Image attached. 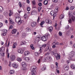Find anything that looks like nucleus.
Instances as JSON below:
<instances>
[{"instance_id":"f257e3e1","label":"nucleus","mask_w":75,"mask_h":75,"mask_svg":"<svg viewBox=\"0 0 75 75\" xmlns=\"http://www.w3.org/2000/svg\"><path fill=\"white\" fill-rule=\"evenodd\" d=\"M69 20H68L69 23H72L71 19L73 21H74L75 19V17L73 16V13H69Z\"/></svg>"},{"instance_id":"f03ea898","label":"nucleus","mask_w":75,"mask_h":75,"mask_svg":"<svg viewBox=\"0 0 75 75\" xmlns=\"http://www.w3.org/2000/svg\"><path fill=\"white\" fill-rule=\"evenodd\" d=\"M21 18L20 17L18 16L16 17L15 19V21L16 23H18V25H20L22 23H23V21L21 20Z\"/></svg>"},{"instance_id":"7ed1b4c3","label":"nucleus","mask_w":75,"mask_h":75,"mask_svg":"<svg viewBox=\"0 0 75 75\" xmlns=\"http://www.w3.org/2000/svg\"><path fill=\"white\" fill-rule=\"evenodd\" d=\"M31 69H32L31 73L32 75H36V66H32Z\"/></svg>"},{"instance_id":"20e7f679","label":"nucleus","mask_w":75,"mask_h":75,"mask_svg":"<svg viewBox=\"0 0 75 75\" xmlns=\"http://www.w3.org/2000/svg\"><path fill=\"white\" fill-rule=\"evenodd\" d=\"M54 55L56 58L57 60H58L59 59H60V58L61 57V56L60 55L57 53H54Z\"/></svg>"},{"instance_id":"39448f33","label":"nucleus","mask_w":75,"mask_h":75,"mask_svg":"<svg viewBox=\"0 0 75 75\" xmlns=\"http://www.w3.org/2000/svg\"><path fill=\"white\" fill-rule=\"evenodd\" d=\"M47 38V36H44L41 38V40L43 41H46Z\"/></svg>"},{"instance_id":"423d86ee","label":"nucleus","mask_w":75,"mask_h":75,"mask_svg":"<svg viewBox=\"0 0 75 75\" xmlns=\"http://www.w3.org/2000/svg\"><path fill=\"white\" fill-rule=\"evenodd\" d=\"M50 14L51 16H53V18H54V17H55V16L57 15V14H56V13H55V12H54V11H51Z\"/></svg>"},{"instance_id":"0eeeda50","label":"nucleus","mask_w":75,"mask_h":75,"mask_svg":"<svg viewBox=\"0 0 75 75\" xmlns=\"http://www.w3.org/2000/svg\"><path fill=\"white\" fill-rule=\"evenodd\" d=\"M15 59H16V57H15V56L13 55L11 57V61H14L15 60Z\"/></svg>"},{"instance_id":"6e6552de","label":"nucleus","mask_w":75,"mask_h":75,"mask_svg":"<svg viewBox=\"0 0 75 75\" xmlns=\"http://www.w3.org/2000/svg\"><path fill=\"white\" fill-rule=\"evenodd\" d=\"M12 66L13 68H17V67H18V65H17V64L15 63H13L12 65Z\"/></svg>"},{"instance_id":"1a4fd4ad","label":"nucleus","mask_w":75,"mask_h":75,"mask_svg":"<svg viewBox=\"0 0 75 75\" xmlns=\"http://www.w3.org/2000/svg\"><path fill=\"white\" fill-rule=\"evenodd\" d=\"M64 68L65 71H68V69H69V67H68V66H67L66 65H65Z\"/></svg>"},{"instance_id":"9d476101","label":"nucleus","mask_w":75,"mask_h":75,"mask_svg":"<svg viewBox=\"0 0 75 75\" xmlns=\"http://www.w3.org/2000/svg\"><path fill=\"white\" fill-rule=\"evenodd\" d=\"M46 22L47 23L51 24L52 23V22L51 20H49V19H47L46 20Z\"/></svg>"},{"instance_id":"9b49d317","label":"nucleus","mask_w":75,"mask_h":75,"mask_svg":"<svg viewBox=\"0 0 75 75\" xmlns=\"http://www.w3.org/2000/svg\"><path fill=\"white\" fill-rule=\"evenodd\" d=\"M47 60L48 62H50L51 61L52 59V58L51 56H48L47 57Z\"/></svg>"},{"instance_id":"f8f14e48","label":"nucleus","mask_w":75,"mask_h":75,"mask_svg":"<svg viewBox=\"0 0 75 75\" xmlns=\"http://www.w3.org/2000/svg\"><path fill=\"white\" fill-rule=\"evenodd\" d=\"M17 51L19 53H21V54H23V50L22 49H18Z\"/></svg>"},{"instance_id":"ddd939ff","label":"nucleus","mask_w":75,"mask_h":75,"mask_svg":"<svg viewBox=\"0 0 75 75\" xmlns=\"http://www.w3.org/2000/svg\"><path fill=\"white\" fill-rule=\"evenodd\" d=\"M30 52L28 51H26L25 52L24 55L25 56H27V55L30 54Z\"/></svg>"},{"instance_id":"4468645a","label":"nucleus","mask_w":75,"mask_h":75,"mask_svg":"<svg viewBox=\"0 0 75 75\" xmlns=\"http://www.w3.org/2000/svg\"><path fill=\"white\" fill-rule=\"evenodd\" d=\"M69 55H71V57H73V56L75 55V52H74V51H71L70 52V54Z\"/></svg>"},{"instance_id":"2eb2a0df","label":"nucleus","mask_w":75,"mask_h":75,"mask_svg":"<svg viewBox=\"0 0 75 75\" xmlns=\"http://www.w3.org/2000/svg\"><path fill=\"white\" fill-rule=\"evenodd\" d=\"M31 25L32 27H34L37 25V24L35 22H33L31 23Z\"/></svg>"},{"instance_id":"dca6fc26","label":"nucleus","mask_w":75,"mask_h":75,"mask_svg":"<svg viewBox=\"0 0 75 75\" xmlns=\"http://www.w3.org/2000/svg\"><path fill=\"white\" fill-rule=\"evenodd\" d=\"M1 56L4 57V53L0 51V58H1Z\"/></svg>"},{"instance_id":"f3484780","label":"nucleus","mask_w":75,"mask_h":75,"mask_svg":"<svg viewBox=\"0 0 75 75\" xmlns=\"http://www.w3.org/2000/svg\"><path fill=\"white\" fill-rule=\"evenodd\" d=\"M9 21L11 23V24H13L14 23V21L13 20V19H11V18H9Z\"/></svg>"},{"instance_id":"a211bd4d","label":"nucleus","mask_w":75,"mask_h":75,"mask_svg":"<svg viewBox=\"0 0 75 75\" xmlns=\"http://www.w3.org/2000/svg\"><path fill=\"white\" fill-rule=\"evenodd\" d=\"M4 47H2L0 49V52H3L4 51Z\"/></svg>"},{"instance_id":"6ab92c4d","label":"nucleus","mask_w":75,"mask_h":75,"mask_svg":"<svg viewBox=\"0 0 75 75\" xmlns=\"http://www.w3.org/2000/svg\"><path fill=\"white\" fill-rule=\"evenodd\" d=\"M22 66L24 68H23V70H25V69H26V67H27V65H26V64H23Z\"/></svg>"},{"instance_id":"aec40b11","label":"nucleus","mask_w":75,"mask_h":75,"mask_svg":"<svg viewBox=\"0 0 75 75\" xmlns=\"http://www.w3.org/2000/svg\"><path fill=\"white\" fill-rule=\"evenodd\" d=\"M49 48H50V45L48 44L47 45V47L46 48V51L45 50V51H48V50H49Z\"/></svg>"},{"instance_id":"412c9836","label":"nucleus","mask_w":75,"mask_h":75,"mask_svg":"<svg viewBox=\"0 0 75 75\" xmlns=\"http://www.w3.org/2000/svg\"><path fill=\"white\" fill-rule=\"evenodd\" d=\"M43 61H44V62H48V59H47V57H45L43 59Z\"/></svg>"},{"instance_id":"4be33fe9","label":"nucleus","mask_w":75,"mask_h":75,"mask_svg":"<svg viewBox=\"0 0 75 75\" xmlns=\"http://www.w3.org/2000/svg\"><path fill=\"white\" fill-rule=\"evenodd\" d=\"M16 31H17V30L13 29L12 31V34H15V33H16Z\"/></svg>"},{"instance_id":"5701e85b","label":"nucleus","mask_w":75,"mask_h":75,"mask_svg":"<svg viewBox=\"0 0 75 75\" xmlns=\"http://www.w3.org/2000/svg\"><path fill=\"white\" fill-rule=\"evenodd\" d=\"M43 4L45 5H47L48 4V1L45 0L43 2Z\"/></svg>"},{"instance_id":"b1692460","label":"nucleus","mask_w":75,"mask_h":75,"mask_svg":"<svg viewBox=\"0 0 75 75\" xmlns=\"http://www.w3.org/2000/svg\"><path fill=\"white\" fill-rule=\"evenodd\" d=\"M49 31H50V32H51V31H52V30H53L52 27V26H51L49 28Z\"/></svg>"},{"instance_id":"393cba45","label":"nucleus","mask_w":75,"mask_h":75,"mask_svg":"<svg viewBox=\"0 0 75 75\" xmlns=\"http://www.w3.org/2000/svg\"><path fill=\"white\" fill-rule=\"evenodd\" d=\"M35 13H36L35 11H33L31 12V15H35Z\"/></svg>"},{"instance_id":"a878e982","label":"nucleus","mask_w":75,"mask_h":75,"mask_svg":"<svg viewBox=\"0 0 75 75\" xmlns=\"http://www.w3.org/2000/svg\"><path fill=\"white\" fill-rule=\"evenodd\" d=\"M64 16L62 15L59 16L60 19H61V20L62 19V18H64Z\"/></svg>"},{"instance_id":"bb28decb","label":"nucleus","mask_w":75,"mask_h":75,"mask_svg":"<svg viewBox=\"0 0 75 75\" xmlns=\"http://www.w3.org/2000/svg\"><path fill=\"white\" fill-rule=\"evenodd\" d=\"M69 57H68V59H69V60H72V57L71 56V55H69Z\"/></svg>"},{"instance_id":"cd10ccee","label":"nucleus","mask_w":75,"mask_h":75,"mask_svg":"<svg viewBox=\"0 0 75 75\" xmlns=\"http://www.w3.org/2000/svg\"><path fill=\"white\" fill-rule=\"evenodd\" d=\"M47 47V44H43L42 46V48H45Z\"/></svg>"},{"instance_id":"c85d7f7f","label":"nucleus","mask_w":75,"mask_h":75,"mask_svg":"<svg viewBox=\"0 0 75 75\" xmlns=\"http://www.w3.org/2000/svg\"><path fill=\"white\" fill-rule=\"evenodd\" d=\"M26 30L27 32H29V31H31V29L29 28H27L26 29Z\"/></svg>"},{"instance_id":"c756f323","label":"nucleus","mask_w":75,"mask_h":75,"mask_svg":"<svg viewBox=\"0 0 75 75\" xmlns=\"http://www.w3.org/2000/svg\"><path fill=\"white\" fill-rule=\"evenodd\" d=\"M3 8L1 6H0V12H3Z\"/></svg>"},{"instance_id":"7c9ffc66","label":"nucleus","mask_w":75,"mask_h":75,"mask_svg":"<svg viewBox=\"0 0 75 75\" xmlns=\"http://www.w3.org/2000/svg\"><path fill=\"white\" fill-rule=\"evenodd\" d=\"M4 15L5 16H8V13L6 12H4Z\"/></svg>"},{"instance_id":"2f4dec72","label":"nucleus","mask_w":75,"mask_h":75,"mask_svg":"<svg viewBox=\"0 0 75 75\" xmlns=\"http://www.w3.org/2000/svg\"><path fill=\"white\" fill-rule=\"evenodd\" d=\"M71 68H72V69H75V66L74 65V64H72L71 66Z\"/></svg>"},{"instance_id":"473e14b6","label":"nucleus","mask_w":75,"mask_h":75,"mask_svg":"<svg viewBox=\"0 0 75 75\" xmlns=\"http://www.w3.org/2000/svg\"><path fill=\"white\" fill-rule=\"evenodd\" d=\"M30 47H31V49H32V50H34V47L33 46V45H31Z\"/></svg>"},{"instance_id":"72a5a7b5","label":"nucleus","mask_w":75,"mask_h":75,"mask_svg":"<svg viewBox=\"0 0 75 75\" xmlns=\"http://www.w3.org/2000/svg\"><path fill=\"white\" fill-rule=\"evenodd\" d=\"M58 7H57L54 10L55 11V12H58Z\"/></svg>"},{"instance_id":"f704fd0d","label":"nucleus","mask_w":75,"mask_h":75,"mask_svg":"<svg viewBox=\"0 0 75 75\" xmlns=\"http://www.w3.org/2000/svg\"><path fill=\"white\" fill-rule=\"evenodd\" d=\"M14 72L13 70H11L9 71V73H10L11 74H14Z\"/></svg>"},{"instance_id":"c9c22d12","label":"nucleus","mask_w":75,"mask_h":75,"mask_svg":"<svg viewBox=\"0 0 75 75\" xmlns=\"http://www.w3.org/2000/svg\"><path fill=\"white\" fill-rule=\"evenodd\" d=\"M25 60L26 61H28L30 60V59H29V57H26L25 58Z\"/></svg>"},{"instance_id":"e433bc0d","label":"nucleus","mask_w":75,"mask_h":75,"mask_svg":"<svg viewBox=\"0 0 75 75\" xmlns=\"http://www.w3.org/2000/svg\"><path fill=\"white\" fill-rule=\"evenodd\" d=\"M17 60L18 61H22V59L21 58H19L17 59Z\"/></svg>"},{"instance_id":"4c0bfd02","label":"nucleus","mask_w":75,"mask_h":75,"mask_svg":"<svg viewBox=\"0 0 75 75\" xmlns=\"http://www.w3.org/2000/svg\"><path fill=\"white\" fill-rule=\"evenodd\" d=\"M15 16L16 17H19V16H20V14H18V13H16L15 14Z\"/></svg>"},{"instance_id":"58836bf2","label":"nucleus","mask_w":75,"mask_h":75,"mask_svg":"<svg viewBox=\"0 0 75 75\" xmlns=\"http://www.w3.org/2000/svg\"><path fill=\"white\" fill-rule=\"evenodd\" d=\"M53 45H58L59 44V43L58 42H54L52 43Z\"/></svg>"},{"instance_id":"ea45409f","label":"nucleus","mask_w":75,"mask_h":75,"mask_svg":"<svg viewBox=\"0 0 75 75\" xmlns=\"http://www.w3.org/2000/svg\"><path fill=\"white\" fill-rule=\"evenodd\" d=\"M30 7H27V11H30Z\"/></svg>"},{"instance_id":"a19ab883","label":"nucleus","mask_w":75,"mask_h":75,"mask_svg":"<svg viewBox=\"0 0 75 75\" xmlns=\"http://www.w3.org/2000/svg\"><path fill=\"white\" fill-rule=\"evenodd\" d=\"M70 10H74V6H71L70 7Z\"/></svg>"},{"instance_id":"79ce46f5","label":"nucleus","mask_w":75,"mask_h":75,"mask_svg":"<svg viewBox=\"0 0 75 75\" xmlns=\"http://www.w3.org/2000/svg\"><path fill=\"white\" fill-rule=\"evenodd\" d=\"M21 42L22 43V44H21V45H22L25 44V42L24 41H22Z\"/></svg>"},{"instance_id":"37998d69","label":"nucleus","mask_w":75,"mask_h":75,"mask_svg":"<svg viewBox=\"0 0 75 75\" xmlns=\"http://www.w3.org/2000/svg\"><path fill=\"white\" fill-rule=\"evenodd\" d=\"M45 23V21H43L40 24V25H43V24H44Z\"/></svg>"},{"instance_id":"c03bdc74","label":"nucleus","mask_w":75,"mask_h":75,"mask_svg":"<svg viewBox=\"0 0 75 75\" xmlns=\"http://www.w3.org/2000/svg\"><path fill=\"white\" fill-rule=\"evenodd\" d=\"M59 34L60 36H62V34L61 32H59Z\"/></svg>"},{"instance_id":"a18cd8bd","label":"nucleus","mask_w":75,"mask_h":75,"mask_svg":"<svg viewBox=\"0 0 75 75\" xmlns=\"http://www.w3.org/2000/svg\"><path fill=\"white\" fill-rule=\"evenodd\" d=\"M46 69V68L45 67H43L42 68L41 70H42V71H45Z\"/></svg>"},{"instance_id":"49530a36","label":"nucleus","mask_w":75,"mask_h":75,"mask_svg":"<svg viewBox=\"0 0 75 75\" xmlns=\"http://www.w3.org/2000/svg\"><path fill=\"white\" fill-rule=\"evenodd\" d=\"M3 33H6L7 34V30L6 29H5L4 30V32Z\"/></svg>"},{"instance_id":"de8ad7c7","label":"nucleus","mask_w":75,"mask_h":75,"mask_svg":"<svg viewBox=\"0 0 75 75\" xmlns=\"http://www.w3.org/2000/svg\"><path fill=\"white\" fill-rule=\"evenodd\" d=\"M42 8L41 7H38V11L39 12H40V10H41Z\"/></svg>"},{"instance_id":"09e8293b","label":"nucleus","mask_w":75,"mask_h":75,"mask_svg":"<svg viewBox=\"0 0 75 75\" xmlns=\"http://www.w3.org/2000/svg\"><path fill=\"white\" fill-rule=\"evenodd\" d=\"M35 56H38V52H35Z\"/></svg>"},{"instance_id":"8fccbe9b","label":"nucleus","mask_w":75,"mask_h":75,"mask_svg":"<svg viewBox=\"0 0 75 75\" xmlns=\"http://www.w3.org/2000/svg\"><path fill=\"white\" fill-rule=\"evenodd\" d=\"M24 17L25 18H27V14H25Z\"/></svg>"},{"instance_id":"3c124183","label":"nucleus","mask_w":75,"mask_h":75,"mask_svg":"<svg viewBox=\"0 0 75 75\" xmlns=\"http://www.w3.org/2000/svg\"><path fill=\"white\" fill-rule=\"evenodd\" d=\"M58 0H52V1L54 3H57V2H58Z\"/></svg>"},{"instance_id":"603ef678","label":"nucleus","mask_w":75,"mask_h":75,"mask_svg":"<svg viewBox=\"0 0 75 75\" xmlns=\"http://www.w3.org/2000/svg\"><path fill=\"white\" fill-rule=\"evenodd\" d=\"M13 28V25H11L9 27V29H12Z\"/></svg>"},{"instance_id":"864d4df0","label":"nucleus","mask_w":75,"mask_h":75,"mask_svg":"<svg viewBox=\"0 0 75 75\" xmlns=\"http://www.w3.org/2000/svg\"><path fill=\"white\" fill-rule=\"evenodd\" d=\"M42 48L41 47L40 48V50H39V52H40V53H41L42 52Z\"/></svg>"},{"instance_id":"5fc2aeb1","label":"nucleus","mask_w":75,"mask_h":75,"mask_svg":"<svg viewBox=\"0 0 75 75\" xmlns=\"http://www.w3.org/2000/svg\"><path fill=\"white\" fill-rule=\"evenodd\" d=\"M6 33L3 32V34H1V35L3 36H5V35H6Z\"/></svg>"},{"instance_id":"6e6d98bb","label":"nucleus","mask_w":75,"mask_h":75,"mask_svg":"<svg viewBox=\"0 0 75 75\" xmlns=\"http://www.w3.org/2000/svg\"><path fill=\"white\" fill-rule=\"evenodd\" d=\"M3 25V24L2 23H0V27H2Z\"/></svg>"},{"instance_id":"4d7b16f0","label":"nucleus","mask_w":75,"mask_h":75,"mask_svg":"<svg viewBox=\"0 0 75 75\" xmlns=\"http://www.w3.org/2000/svg\"><path fill=\"white\" fill-rule=\"evenodd\" d=\"M19 5L20 6V7H22V5L21 4V2H19Z\"/></svg>"},{"instance_id":"13d9d810","label":"nucleus","mask_w":75,"mask_h":75,"mask_svg":"<svg viewBox=\"0 0 75 75\" xmlns=\"http://www.w3.org/2000/svg\"><path fill=\"white\" fill-rule=\"evenodd\" d=\"M68 2L69 3H72V2L73 1V0H68Z\"/></svg>"},{"instance_id":"bf43d9fd","label":"nucleus","mask_w":75,"mask_h":75,"mask_svg":"<svg viewBox=\"0 0 75 75\" xmlns=\"http://www.w3.org/2000/svg\"><path fill=\"white\" fill-rule=\"evenodd\" d=\"M38 5L39 6H42V3H41L40 2L38 4Z\"/></svg>"},{"instance_id":"052dcab7","label":"nucleus","mask_w":75,"mask_h":75,"mask_svg":"<svg viewBox=\"0 0 75 75\" xmlns=\"http://www.w3.org/2000/svg\"><path fill=\"white\" fill-rule=\"evenodd\" d=\"M69 10V7L68 6H67L66 8L65 9L66 10Z\"/></svg>"},{"instance_id":"680f3d73","label":"nucleus","mask_w":75,"mask_h":75,"mask_svg":"<svg viewBox=\"0 0 75 75\" xmlns=\"http://www.w3.org/2000/svg\"><path fill=\"white\" fill-rule=\"evenodd\" d=\"M3 18V16L2 15H0V19H1Z\"/></svg>"},{"instance_id":"e2e57ef3","label":"nucleus","mask_w":75,"mask_h":75,"mask_svg":"<svg viewBox=\"0 0 75 75\" xmlns=\"http://www.w3.org/2000/svg\"><path fill=\"white\" fill-rule=\"evenodd\" d=\"M10 55V53H8L7 54V58H8L9 57H10V56H9Z\"/></svg>"},{"instance_id":"0e129e2a","label":"nucleus","mask_w":75,"mask_h":75,"mask_svg":"<svg viewBox=\"0 0 75 75\" xmlns=\"http://www.w3.org/2000/svg\"><path fill=\"white\" fill-rule=\"evenodd\" d=\"M26 2L28 4H29L30 1H29V0H27Z\"/></svg>"},{"instance_id":"69168bd1","label":"nucleus","mask_w":75,"mask_h":75,"mask_svg":"<svg viewBox=\"0 0 75 75\" xmlns=\"http://www.w3.org/2000/svg\"><path fill=\"white\" fill-rule=\"evenodd\" d=\"M50 54V52H48L47 53H46L45 54V55H48Z\"/></svg>"},{"instance_id":"338daca9","label":"nucleus","mask_w":75,"mask_h":75,"mask_svg":"<svg viewBox=\"0 0 75 75\" xmlns=\"http://www.w3.org/2000/svg\"><path fill=\"white\" fill-rule=\"evenodd\" d=\"M39 21H40V16L38 17V18L37 20V22L38 23L39 22Z\"/></svg>"},{"instance_id":"774afa93","label":"nucleus","mask_w":75,"mask_h":75,"mask_svg":"<svg viewBox=\"0 0 75 75\" xmlns=\"http://www.w3.org/2000/svg\"><path fill=\"white\" fill-rule=\"evenodd\" d=\"M33 5H35V1H33Z\"/></svg>"}]
</instances>
